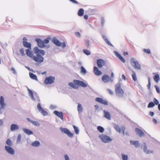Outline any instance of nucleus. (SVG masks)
<instances>
[{
  "instance_id": "1",
  "label": "nucleus",
  "mask_w": 160,
  "mask_h": 160,
  "mask_svg": "<svg viewBox=\"0 0 160 160\" xmlns=\"http://www.w3.org/2000/svg\"><path fill=\"white\" fill-rule=\"evenodd\" d=\"M30 49H27L25 50L27 56L32 58L36 62L41 63L44 60V58L42 57L45 54V52L43 50L39 49L37 47H35L33 49L34 53L36 56H34L32 52L30 50Z\"/></svg>"
},
{
  "instance_id": "2",
  "label": "nucleus",
  "mask_w": 160,
  "mask_h": 160,
  "mask_svg": "<svg viewBox=\"0 0 160 160\" xmlns=\"http://www.w3.org/2000/svg\"><path fill=\"white\" fill-rule=\"evenodd\" d=\"M73 81L74 83L69 82L68 85L74 89H78V87L76 85L84 88H86L87 86V84L82 81L78 80H74Z\"/></svg>"
},
{
  "instance_id": "3",
  "label": "nucleus",
  "mask_w": 160,
  "mask_h": 160,
  "mask_svg": "<svg viewBox=\"0 0 160 160\" xmlns=\"http://www.w3.org/2000/svg\"><path fill=\"white\" fill-rule=\"evenodd\" d=\"M27 90L28 92L29 96L31 98V99L35 102H40V100L38 94L35 92H33L31 90L27 88Z\"/></svg>"
},
{
  "instance_id": "4",
  "label": "nucleus",
  "mask_w": 160,
  "mask_h": 160,
  "mask_svg": "<svg viewBox=\"0 0 160 160\" xmlns=\"http://www.w3.org/2000/svg\"><path fill=\"white\" fill-rule=\"evenodd\" d=\"M115 92L117 96L119 97H122L124 96V92L121 88L120 82L117 83L115 86Z\"/></svg>"
},
{
  "instance_id": "5",
  "label": "nucleus",
  "mask_w": 160,
  "mask_h": 160,
  "mask_svg": "<svg viewBox=\"0 0 160 160\" xmlns=\"http://www.w3.org/2000/svg\"><path fill=\"white\" fill-rule=\"evenodd\" d=\"M130 62L133 67L137 70H140L141 69V65L134 58H132L130 60Z\"/></svg>"
},
{
  "instance_id": "6",
  "label": "nucleus",
  "mask_w": 160,
  "mask_h": 160,
  "mask_svg": "<svg viewBox=\"0 0 160 160\" xmlns=\"http://www.w3.org/2000/svg\"><path fill=\"white\" fill-rule=\"evenodd\" d=\"M99 138L101 139L102 142L104 143H108L111 142L112 139L106 134H102L99 135Z\"/></svg>"
},
{
  "instance_id": "7",
  "label": "nucleus",
  "mask_w": 160,
  "mask_h": 160,
  "mask_svg": "<svg viewBox=\"0 0 160 160\" xmlns=\"http://www.w3.org/2000/svg\"><path fill=\"white\" fill-rule=\"evenodd\" d=\"M52 42L57 46L60 47L61 46L62 48H64L66 46V44L64 42L61 43L56 37H54L53 38Z\"/></svg>"
},
{
  "instance_id": "8",
  "label": "nucleus",
  "mask_w": 160,
  "mask_h": 160,
  "mask_svg": "<svg viewBox=\"0 0 160 160\" xmlns=\"http://www.w3.org/2000/svg\"><path fill=\"white\" fill-rule=\"evenodd\" d=\"M60 129L62 132L67 134L69 137L71 138H72L73 137V133H71L70 131L67 128H63L62 127H60Z\"/></svg>"
},
{
  "instance_id": "9",
  "label": "nucleus",
  "mask_w": 160,
  "mask_h": 160,
  "mask_svg": "<svg viewBox=\"0 0 160 160\" xmlns=\"http://www.w3.org/2000/svg\"><path fill=\"white\" fill-rule=\"evenodd\" d=\"M55 77L51 76L47 77L45 79L44 83L46 84H51L54 82Z\"/></svg>"
},
{
  "instance_id": "10",
  "label": "nucleus",
  "mask_w": 160,
  "mask_h": 160,
  "mask_svg": "<svg viewBox=\"0 0 160 160\" xmlns=\"http://www.w3.org/2000/svg\"><path fill=\"white\" fill-rule=\"evenodd\" d=\"M28 39L24 37L23 38L22 44L24 47L28 49H31V44L30 42H27Z\"/></svg>"
},
{
  "instance_id": "11",
  "label": "nucleus",
  "mask_w": 160,
  "mask_h": 160,
  "mask_svg": "<svg viewBox=\"0 0 160 160\" xmlns=\"http://www.w3.org/2000/svg\"><path fill=\"white\" fill-rule=\"evenodd\" d=\"M37 108L38 111L44 116H46L48 115V112L43 109L40 103H38L37 106Z\"/></svg>"
},
{
  "instance_id": "12",
  "label": "nucleus",
  "mask_w": 160,
  "mask_h": 160,
  "mask_svg": "<svg viewBox=\"0 0 160 160\" xmlns=\"http://www.w3.org/2000/svg\"><path fill=\"white\" fill-rule=\"evenodd\" d=\"M35 41L37 42L38 46L41 48L45 47L46 45L44 44L43 41L39 38H36L35 39Z\"/></svg>"
},
{
  "instance_id": "13",
  "label": "nucleus",
  "mask_w": 160,
  "mask_h": 160,
  "mask_svg": "<svg viewBox=\"0 0 160 160\" xmlns=\"http://www.w3.org/2000/svg\"><path fill=\"white\" fill-rule=\"evenodd\" d=\"M97 64L98 67L101 68L105 64V62L104 60L102 59H99L97 61Z\"/></svg>"
},
{
  "instance_id": "14",
  "label": "nucleus",
  "mask_w": 160,
  "mask_h": 160,
  "mask_svg": "<svg viewBox=\"0 0 160 160\" xmlns=\"http://www.w3.org/2000/svg\"><path fill=\"white\" fill-rule=\"evenodd\" d=\"M5 149L6 151L9 154L11 155H13L15 151L11 146H5Z\"/></svg>"
},
{
  "instance_id": "15",
  "label": "nucleus",
  "mask_w": 160,
  "mask_h": 160,
  "mask_svg": "<svg viewBox=\"0 0 160 160\" xmlns=\"http://www.w3.org/2000/svg\"><path fill=\"white\" fill-rule=\"evenodd\" d=\"M0 110L5 108L6 105L4 102V98L2 96H1L0 97Z\"/></svg>"
},
{
  "instance_id": "16",
  "label": "nucleus",
  "mask_w": 160,
  "mask_h": 160,
  "mask_svg": "<svg viewBox=\"0 0 160 160\" xmlns=\"http://www.w3.org/2000/svg\"><path fill=\"white\" fill-rule=\"evenodd\" d=\"M135 130L136 134L140 137H144L145 134L141 129L138 128H136Z\"/></svg>"
},
{
  "instance_id": "17",
  "label": "nucleus",
  "mask_w": 160,
  "mask_h": 160,
  "mask_svg": "<svg viewBox=\"0 0 160 160\" xmlns=\"http://www.w3.org/2000/svg\"><path fill=\"white\" fill-rule=\"evenodd\" d=\"M113 52L116 56L118 57L119 59L122 62L124 63L126 62L125 60L123 58L122 56L119 54L118 52L114 51Z\"/></svg>"
},
{
  "instance_id": "18",
  "label": "nucleus",
  "mask_w": 160,
  "mask_h": 160,
  "mask_svg": "<svg viewBox=\"0 0 160 160\" xmlns=\"http://www.w3.org/2000/svg\"><path fill=\"white\" fill-rule=\"evenodd\" d=\"M95 100L96 101L105 105H108V102L107 101L103 100L102 98L99 97L96 98H95Z\"/></svg>"
},
{
  "instance_id": "19",
  "label": "nucleus",
  "mask_w": 160,
  "mask_h": 160,
  "mask_svg": "<svg viewBox=\"0 0 160 160\" xmlns=\"http://www.w3.org/2000/svg\"><path fill=\"white\" fill-rule=\"evenodd\" d=\"M102 80L104 83L111 82V80L109 76L107 74L104 75L102 77Z\"/></svg>"
},
{
  "instance_id": "20",
  "label": "nucleus",
  "mask_w": 160,
  "mask_h": 160,
  "mask_svg": "<svg viewBox=\"0 0 160 160\" xmlns=\"http://www.w3.org/2000/svg\"><path fill=\"white\" fill-rule=\"evenodd\" d=\"M53 113L56 115L60 118L62 120H63V113L62 112H59L57 111H55L53 112Z\"/></svg>"
},
{
  "instance_id": "21",
  "label": "nucleus",
  "mask_w": 160,
  "mask_h": 160,
  "mask_svg": "<svg viewBox=\"0 0 160 160\" xmlns=\"http://www.w3.org/2000/svg\"><path fill=\"white\" fill-rule=\"evenodd\" d=\"M93 70L95 74L97 76H99L102 74V72L96 66L94 67Z\"/></svg>"
},
{
  "instance_id": "22",
  "label": "nucleus",
  "mask_w": 160,
  "mask_h": 160,
  "mask_svg": "<svg viewBox=\"0 0 160 160\" xmlns=\"http://www.w3.org/2000/svg\"><path fill=\"white\" fill-rule=\"evenodd\" d=\"M104 112V116L107 119L110 120L111 119V116L110 113L108 111L105 110L103 111Z\"/></svg>"
},
{
  "instance_id": "23",
  "label": "nucleus",
  "mask_w": 160,
  "mask_h": 160,
  "mask_svg": "<svg viewBox=\"0 0 160 160\" xmlns=\"http://www.w3.org/2000/svg\"><path fill=\"white\" fill-rule=\"evenodd\" d=\"M19 126L16 124H12L11 125L10 129L11 131H13L18 129Z\"/></svg>"
},
{
  "instance_id": "24",
  "label": "nucleus",
  "mask_w": 160,
  "mask_h": 160,
  "mask_svg": "<svg viewBox=\"0 0 160 160\" xmlns=\"http://www.w3.org/2000/svg\"><path fill=\"white\" fill-rule=\"evenodd\" d=\"M27 119L28 121L32 123L33 125L36 126H40V123L37 121H33L31 120L29 118H27Z\"/></svg>"
},
{
  "instance_id": "25",
  "label": "nucleus",
  "mask_w": 160,
  "mask_h": 160,
  "mask_svg": "<svg viewBox=\"0 0 160 160\" xmlns=\"http://www.w3.org/2000/svg\"><path fill=\"white\" fill-rule=\"evenodd\" d=\"M22 130L24 132L28 135H32L33 134V132L32 131L28 129L23 128Z\"/></svg>"
},
{
  "instance_id": "26",
  "label": "nucleus",
  "mask_w": 160,
  "mask_h": 160,
  "mask_svg": "<svg viewBox=\"0 0 160 160\" xmlns=\"http://www.w3.org/2000/svg\"><path fill=\"white\" fill-rule=\"evenodd\" d=\"M103 39L105 40L106 43L109 45L113 47L112 44L109 41L107 37L105 35H102V36Z\"/></svg>"
},
{
  "instance_id": "27",
  "label": "nucleus",
  "mask_w": 160,
  "mask_h": 160,
  "mask_svg": "<svg viewBox=\"0 0 160 160\" xmlns=\"http://www.w3.org/2000/svg\"><path fill=\"white\" fill-rule=\"evenodd\" d=\"M29 75L31 78L32 79L38 81V79L36 75L31 72H29Z\"/></svg>"
},
{
  "instance_id": "28",
  "label": "nucleus",
  "mask_w": 160,
  "mask_h": 160,
  "mask_svg": "<svg viewBox=\"0 0 160 160\" xmlns=\"http://www.w3.org/2000/svg\"><path fill=\"white\" fill-rule=\"evenodd\" d=\"M113 127L117 132H121V130L118 125H117L116 123H114L113 124Z\"/></svg>"
},
{
  "instance_id": "29",
  "label": "nucleus",
  "mask_w": 160,
  "mask_h": 160,
  "mask_svg": "<svg viewBox=\"0 0 160 160\" xmlns=\"http://www.w3.org/2000/svg\"><path fill=\"white\" fill-rule=\"evenodd\" d=\"M84 9L83 8H80L78 12V14L79 16H82L83 15Z\"/></svg>"
},
{
  "instance_id": "30",
  "label": "nucleus",
  "mask_w": 160,
  "mask_h": 160,
  "mask_svg": "<svg viewBox=\"0 0 160 160\" xmlns=\"http://www.w3.org/2000/svg\"><path fill=\"white\" fill-rule=\"evenodd\" d=\"M159 78V75L158 74H157L153 77V79L154 81L156 82H158Z\"/></svg>"
},
{
  "instance_id": "31",
  "label": "nucleus",
  "mask_w": 160,
  "mask_h": 160,
  "mask_svg": "<svg viewBox=\"0 0 160 160\" xmlns=\"http://www.w3.org/2000/svg\"><path fill=\"white\" fill-rule=\"evenodd\" d=\"M81 72L82 74L84 75L87 73V71L85 68L82 66L81 67Z\"/></svg>"
},
{
  "instance_id": "32",
  "label": "nucleus",
  "mask_w": 160,
  "mask_h": 160,
  "mask_svg": "<svg viewBox=\"0 0 160 160\" xmlns=\"http://www.w3.org/2000/svg\"><path fill=\"white\" fill-rule=\"evenodd\" d=\"M73 127L74 129V131L75 133L77 134H79V130L78 128L74 125H73Z\"/></svg>"
},
{
  "instance_id": "33",
  "label": "nucleus",
  "mask_w": 160,
  "mask_h": 160,
  "mask_svg": "<svg viewBox=\"0 0 160 160\" xmlns=\"http://www.w3.org/2000/svg\"><path fill=\"white\" fill-rule=\"evenodd\" d=\"M40 143L38 141H35L33 142L31 145L32 146L35 147H38L39 146Z\"/></svg>"
},
{
  "instance_id": "34",
  "label": "nucleus",
  "mask_w": 160,
  "mask_h": 160,
  "mask_svg": "<svg viewBox=\"0 0 160 160\" xmlns=\"http://www.w3.org/2000/svg\"><path fill=\"white\" fill-rule=\"evenodd\" d=\"M77 109H78V112H81L82 111V109H83L82 107V106L79 103H78V104Z\"/></svg>"
},
{
  "instance_id": "35",
  "label": "nucleus",
  "mask_w": 160,
  "mask_h": 160,
  "mask_svg": "<svg viewBox=\"0 0 160 160\" xmlns=\"http://www.w3.org/2000/svg\"><path fill=\"white\" fill-rule=\"evenodd\" d=\"M6 144L8 145V146H12V143L10 139L8 138L6 141Z\"/></svg>"
},
{
  "instance_id": "36",
  "label": "nucleus",
  "mask_w": 160,
  "mask_h": 160,
  "mask_svg": "<svg viewBox=\"0 0 160 160\" xmlns=\"http://www.w3.org/2000/svg\"><path fill=\"white\" fill-rule=\"evenodd\" d=\"M97 129L101 133H102L104 130V128L101 126H98L97 127Z\"/></svg>"
},
{
  "instance_id": "37",
  "label": "nucleus",
  "mask_w": 160,
  "mask_h": 160,
  "mask_svg": "<svg viewBox=\"0 0 160 160\" xmlns=\"http://www.w3.org/2000/svg\"><path fill=\"white\" fill-rule=\"evenodd\" d=\"M154 106L155 103H154L153 102H151L149 103L148 105V107L149 108H152Z\"/></svg>"
},
{
  "instance_id": "38",
  "label": "nucleus",
  "mask_w": 160,
  "mask_h": 160,
  "mask_svg": "<svg viewBox=\"0 0 160 160\" xmlns=\"http://www.w3.org/2000/svg\"><path fill=\"white\" fill-rule=\"evenodd\" d=\"M83 52L85 54L87 55H89L91 54L90 52L87 49H83Z\"/></svg>"
},
{
  "instance_id": "39",
  "label": "nucleus",
  "mask_w": 160,
  "mask_h": 160,
  "mask_svg": "<svg viewBox=\"0 0 160 160\" xmlns=\"http://www.w3.org/2000/svg\"><path fill=\"white\" fill-rule=\"evenodd\" d=\"M20 52L22 56H24L25 55L23 48H21L20 49Z\"/></svg>"
},
{
  "instance_id": "40",
  "label": "nucleus",
  "mask_w": 160,
  "mask_h": 160,
  "mask_svg": "<svg viewBox=\"0 0 160 160\" xmlns=\"http://www.w3.org/2000/svg\"><path fill=\"white\" fill-rule=\"evenodd\" d=\"M132 78L133 80L136 81L137 80V78L135 73L133 71V74L132 75Z\"/></svg>"
},
{
  "instance_id": "41",
  "label": "nucleus",
  "mask_w": 160,
  "mask_h": 160,
  "mask_svg": "<svg viewBox=\"0 0 160 160\" xmlns=\"http://www.w3.org/2000/svg\"><path fill=\"white\" fill-rule=\"evenodd\" d=\"M122 158L123 160H128V156L122 153Z\"/></svg>"
},
{
  "instance_id": "42",
  "label": "nucleus",
  "mask_w": 160,
  "mask_h": 160,
  "mask_svg": "<svg viewBox=\"0 0 160 160\" xmlns=\"http://www.w3.org/2000/svg\"><path fill=\"white\" fill-rule=\"evenodd\" d=\"M143 51L146 53L147 54H150L151 53V51L149 49H143Z\"/></svg>"
},
{
  "instance_id": "43",
  "label": "nucleus",
  "mask_w": 160,
  "mask_h": 160,
  "mask_svg": "<svg viewBox=\"0 0 160 160\" xmlns=\"http://www.w3.org/2000/svg\"><path fill=\"white\" fill-rule=\"evenodd\" d=\"M85 45L87 48H88L90 44V41L89 40H85Z\"/></svg>"
},
{
  "instance_id": "44",
  "label": "nucleus",
  "mask_w": 160,
  "mask_h": 160,
  "mask_svg": "<svg viewBox=\"0 0 160 160\" xmlns=\"http://www.w3.org/2000/svg\"><path fill=\"white\" fill-rule=\"evenodd\" d=\"M151 83L150 82V77H148V84L147 85V87L148 89H150Z\"/></svg>"
},
{
  "instance_id": "45",
  "label": "nucleus",
  "mask_w": 160,
  "mask_h": 160,
  "mask_svg": "<svg viewBox=\"0 0 160 160\" xmlns=\"http://www.w3.org/2000/svg\"><path fill=\"white\" fill-rule=\"evenodd\" d=\"M125 128L124 127V128H122L123 134L124 135H126L127 136H129V134L127 132H125Z\"/></svg>"
},
{
  "instance_id": "46",
  "label": "nucleus",
  "mask_w": 160,
  "mask_h": 160,
  "mask_svg": "<svg viewBox=\"0 0 160 160\" xmlns=\"http://www.w3.org/2000/svg\"><path fill=\"white\" fill-rule=\"evenodd\" d=\"M154 103H155V105H158L159 104V102L155 98H154V99H153V102Z\"/></svg>"
},
{
  "instance_id": "47",
  "label": "nucleus",
  "mask_w": 160,
  "mask_h": 160,
  "mask_svg": "<svg viewBox=\"0 0 160 160\" xmlns=\"http://www.w3.org/2000/svg\"><path fill=\"white\" fill-rule=\"evenodd\" d=\"M21 135L20 134L18 135L17 138V142L19 143V142H20V141H21Z\"/></svg>"
},
{
  "instance_id": "48",
  "label": "nucleus",
  "mask_w": 160,
  "mask_h": 160,
  "mask_svg": "<svg viewBox=\"0 0 160 160\" xmlns=\"http://www.w3.org/2000/svg\"><path fill=\"white\" fill-rule=\"evenodd\" d=\"M114 76V73L113 72H112L111 73V76L110 78L111 82H112L113 81Z\"/></svg>"
},
{
  "instance_id": "49",
  "label": "nucleus",
  "mask_w": 160,
  "mask_h": 160,
  "mask_svg": "<svg viewBox=\"0 0 160 160\" xmlns=\"http://www.w3.org/2000/svg\"><path fill=\"white\" fill-rule=\"evenodd\" d=\"M144 146L143 149L144 152L145 153L147 150V148L146 143L145 142H144Z\"/></svg>"
},
{
  "instance_id": "50",
  "label": "nucleus",
  "mask_w": 160,
  "mask_h": 160,
  "mask_svg": "<svg viewBox=\"0 0 160 160\" xmlns=\"http://www.w3.org/2000/svg\"><path fill=\"white\" fill-rule=\"evenodd\" d=\"M134 145L135 146V147L136 148H137L139 147V146L140 145V144L139 142L138 141H136V142L135 143V144H134Z\"/></svg>"
},
{
  "instance_id": "51",
  "label": "nucleus",
  "mask_w": 160,
  "mask_h": 160,
  "mask_svg": "<svg viewBox=\"0 0 160 160\" xmlns=\"http://www.w3.org/2000/svg\"><path fill=\"white\" fill-rule=\"evenodd\" d=\"M71 2L73 3L76 4H79V3L75 0H69Z\"/></svg>"
},
{
  "instance_id": "52",
  "label": "nucleus",
  "mask_w": 160,
  "mask_h": 160,
  "mask_svg": "<svg viewBox=\"0 0 160 160\" xmlns=\"http://www.w3.org/2000/svg\"><path fill=\"white\" fill-rule=\"evenodd\" d=\"M105 22L104 18L103 17H102L101 19V25L102 26H103L104 25Z\"/></svg>"
},
{
  "instance_id": "53",
  "label": "nucleus",
  "mask_w": 160,
  "mask_h": 160,
  "mask_svg": "<svg viewBox=\"0 0 160 160\" xmlns=\"http://www.w3.org/2000/svg\"><path fill=\"white\" fill-rule=\"evenodd\" d=\"M154 87L156 89L157 92L158 93H159L160 91L159 88L156 85H155Z\"/></svg>"
},
{
  "instance_id": "54",
  "label": "nucleus",
  "mask_w": 160,
  "mask_h": 160,
  "mask_svg": "<svg viewBox=\"0 0 160 160\" xmlns=\"http://www.w3.org/2000/svg\"><path fill=\"white\" fill-rule=\"evenodd\" d=\"M43 42L44 43V44H48L49 42V39L47 38L44 40L43 41Z\"/></svg>"
},
{
  "instance_id": "55",
  "label": "nucleus",
  "mask_w": 160,
  "mask_h": 160,
  "mask_svg": "<svg viewBox=\"0 0 160 160\" xmlns=\"http://www.w3.org/2000/svg\"><path fill=\"white\" fill-rule=\"evenodd\" d=\"M107 91H108L109 93L111 95H113V92L110 89H107Z\"/></svg>"
},
{
  "instance_id": "56",
  "label": "nucleus",
  "mask_w": 160,
  "mask_h": 160,
  "mask_svg": "<svg viewBox=\"0 0 160 160\" xmlns=\"http://www.w3.org/2000/svg\"><path fill=\"white\" fill-rule=\"evenodd\" d=\"M57 108V107L54 105H50V108L51 109H54Z\"/></svg>"
},
{
  "instance_id": "57",
  "label": "nucleus",
  "mask_w": 160,
  "mask_h": 160,
  "mask_svg": "<svg viewBox=\"0 0 160 160\" xmlns=\"http://www.w3.org/2000/svg\"><path fill=\"white\" fill-rule=\"evenodd\" d=\"M153 151L152 150H148L145 153L147 154H149L150 153H152Z\"/></svg>"
},
{
  "instance_id": "58",
  "label": "nucleus",
  "mask_w": 160,
  "mask_h": 160,
  "mask_svg": "<svg viewBox=\"0 0 160 160\" xmlns=\"http://www.w3.org/2000/svg\"><path fill=\"white\" fill-rule=\"evenodd\" d=\"M26 68L29 71H32V72H34V70L31 68H30L28 66H25Z\"/></svg>"
},
{
  "instance_id": "59",
  "label": "nucleus",
  "mask_w": 160,
  "mask_h": 160,
  "mask_svg": "<svg viewBox=\"0 0 160 160\" xmlns=\"http://www.w3.org/2000/svg\"><path fill=\"white\" fill-rule=\"evenodd\" d=\"M75 35L78 37H80L81 35L80 33L79 32H76L75 33Z\"/></svg>"
},
{
  "instance_id": "60",
  "label": "nucleus",
  "mask_w": 160,
  "mask_h": 160,
  "mask_svg": "<svg viewBox=\"0 0 160 160\" xmlns=\"http://www.w3.org/2000/svg\"><path fill=\"white\" fill-rule=\"evenodd\" d=\"M64 158L65 160H70L69 158L67 155H64Z\"/></svg>"
},
{
  "instance_id": "61",
  "label": "nucleus",
  "mask_w": 160,
  "mask_h": 160,
  "mask_svg": "<svg viewBox=\"0 0 160 160\" xmlns=\"http://www.w3.org/2000/svg\"><path fill=\"white\" fill-rule=\"evenodd\" d=\"M136 141L131 140L130 141V142L131 144L134 145L136 142Z\"/></svg>"
},
{
  "instance_id": "62",
  "label": "nucleus",
  "mask_w": 160,
  "mask_h": 160,
  "mask_svg": "<svg viewBox=\"0 0 160 160\" xmlns=\"http://www.w3.org/2000/svg\"><path fill=\"white\" fill-rule=\"evenodd\" d=\"M149 115L151 116H153L154 115V112H153L150 111L149 112Z\"/></svg>"
},
{
  "instance_id": "63",
  "label": "nucleus",
  "mask_w": 160,
  "mask_h": 160,
  "mask_svg": "<svg viewBox=\"0 0 160 160\" xmlns=\"http://www.w3.org/2000/svg\"><path fill=\"white\" fill-rule=\"evenodd\" d=\"M11 70L13 71V73L14 74H16L17 73L16 70L14 68H12L11 69Z\"/></svg>"
},
{
  "instance_id": "64",
  "label": "nucleus",
  "mask_w": 160,
  "mask_h": 160,
  "mask_svg": "<svg viewBox=\"0 0 160 160\" xmlns=\"http://www.w3.org/2000/svg\"><path fill=\"white\" fill-rule=\"evenodd\" d=\"M152 121L155 124H157L158 123L157 120L155 118L153 119Z\"/></svg>"
}]
</instances>
